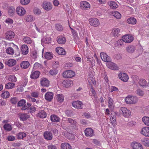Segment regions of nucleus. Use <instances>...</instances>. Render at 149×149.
Here are the masks:
<instances>
[{"mask_svg":"<svg viewBox=\"0 0 149 149\" xmlns=\"http://www.w3.org/2000/svg\"><path fill=\"white\" fill-rule=\"evenodd\" d=\"M125 101L127 104H135L137 102L138 99L136 97L129 95L125 98Z\"/></svg>","mask_w":149,"mask_h":149,"instance_id":"obj_1","label":"nucleus"},{"mask_svg":"<svg viewBox=\"0 0 149 149\" xmlns=\"http://www.w3.org/2000/svg\"><path fill=\"white\" fill-rule=\"evenodd\" d=\"M120 113L125 117H129L131 115L130 111L125 107H122L120 108Z\"/></svg>","mask_w":149,"mask_h":149,"instance_id":"obj_2","label":"nucleus"},{"mask_svg":"<svg viewBox=\"0 0 149 149\" xmlns=\"http://www.w3.org/2000/svg\"><path fill=\"white\" fill-rule=\"evenodd\" d=\"M89 24L91 26L96 27L98 26L100 24L98 19L96 18H92L89 19Z\"/></svg>","mask_w":149,"mask_h":149,"instance_id":"obj_3","label":"nucleus"},{"mask_svg":"<svg viewBox=\"0 0 149 149\" xmlns=\"http://www.w3.org/2000/svg\"><path fill=\"white\" fill-rule=\"evenodd\" d=\"M118 78L124 82H127L128 81L129 77L128 75L124 73L120 72L118 74Z\"/></svg>","mask_w":149,"mask_h":149,"instance_id":"obj_4","label":"nucleus"},{"mask_svg":"<svg viewBox=\"0 0 149 149\" xmlns=\"http://www.w3.org/2000/svg\"><path fill=\"white\" fill-rule=\"evenodd\" d=\"M63 77L65 78H72L75 75L74 72L71 70H68L64 71L63 73Z\"/></svg>","mask_w":149,"mask_h":149,"instance_id":"obj_5","label":"nucleus"},{"mask_svg":"<svg viewBox=\"0 0 149 149\" xmlns=\"http://www.w3.org/2000/svg\"><path fill=\"white\" fill-rule=\"evenodd\" d=\"M122 38L123 42L127 43H130L134 40V37L131 35H126L123 36Z\"/></svg>","mask_w":149,"mask_h":149,"instance_id":"obj_6","label":"nucleus"},{"mask_svg":"<svg viewBox=\"0 0 149 149\" xmlns=\"http://www.w3.org/2000/svg\"><path fill=\"white\" fill-rule=\"evenodd\" d=\"M42 7L45 10L49 11L52 9V6L50 3L45 1L42 4Z\"/></svg>","mask_w":149,"mask_h":149,"instance_id":"obj_7","label":"nucleus"},{"mask_svg":"<svg viewBox=\"0 0 149 149\" xmlns=\"http://www.w3.org/2000/svg\"><path fill=\"white\" fill-rule=\"evenodd\" d=\"M72 106L75 109H81L83 108V103L82 102L79 101H76L72 102Z\"/></svg>","mask_w":149,"mask_h":149,"instance_id":"obj_8","label":"nucleus"},{"mask_svg":"<svg viewBox=\"0 0 149 149\" xmlns=\"http://www.w3.org/2000/svg\"><path fill=\"white\" fill-rule=\"evenodd\" d=\"M107 66L111 69L117 70L118 69V66L115 63L112 62L110 61L106 63Z\"/></svg>","mask_w":149,"mask_h":149,"instance_id":"obj_9","label":"nucleus"},{"mask_svg":"<svg viewBox=\"0 0 149 149\" xmlns=\"http://www.w3.org/2000/svg\"><path fill=\"white\" fill-rule=\"evenodd\" d=\"M80 7L82 9L86 10L90 8V5L87 1H83L80 3Z\"/></svg>","mask_w":149,"mask_h":149,"instance_id":"obj_10","label":"nucleus"},{"mask_svg":"<svg viewBox=\"0 0 149 149\" xmlns=\"http://www.w3.org/2000/svg\"><path fill=\"white\" fill-rule=\"evenodd\" d=\"M84 133L86 136L87 137H91L94 135V130L90 128H86L84 131Z\"/></svg>","mask_w":149,"mask_h":149,"instance_id":"obj_11","label":"nucleus"},{"mask_svg":"<svg viewBox=\"0 0 149 149\" xmlns=\"http://www.w3.org/2000/svg\"><path fill=\"white\" fill-rule=\"evenodd\" d=\"M140 133L146 137H149V127H145L142 128Z\"/></svg>","mask_w":149,"mask_h":149,"instance_id":"obj_12","label":"nucleus"},{"mask_svg":"<svg viewBox=\"0 0 149 149\" xmlns=\"http://www.w3.org/2000/svg\"><path fill=\"white\" fill-rule=\"evenodd\" d=\"M17 14L20 16H22L24 15L26 11L24 8L22 7H18L16 9Z\"/></svg>","mask_w":149,"mask_h":149,"instance_id":"obj_13","label":"nucleus"},{"mask_svg":"<svg viewBox=\"0 0 149 149\" xmlns=\"http://www.w3.org/2000/svg\"><path fill=\"white\" fill-rule=\"evenodd\" d=\"M120 30L117 28H114L112 30L111 34L113 36L116 37H118L120 35Z\"/></svg>","mask_w":149,"mask_h":149,"instance_id":"obj_14","label":"nucleus"},{"mask_svg":"<svg viewBox=\"0 0 149 149\" xmlns=\"http://www.w3.org/2000/svg\"><path fill=\"white\" fill-rule=\"evenodd\" d=\"M15 36L14 33L10 31H8L5 34L6 39L7 40H10L13 38Z\"/></svg>","mask_w":149,"mask_h":149,"instance_id":"obj_15","label":"nucleus"},{"mask_svg":"<svg viewBox=\"0 0 149 149\" xmlns=\"http://www.w3.org/2000/svg\"><path fill=\"white\" fill-rule=\"evenodd\" d=\"M50 82L48 79L45 78H42L40 80V84L43 86L48 87L49 85Z\"/></svg>","mask_w":149,"mask_h":149,"instance_id":"obj_16","label":"nucleus"},{"mask_svg":"<svg viewBox=\"0 0 149 149\" xmlns=\"http://www.w3.org/2000/svg\"><path fill=\"white\" fill-rule=\"evenodd\" d=\"M138 84L140 86L143 87L149 86V82L147 83L146 80L143 79H141L139 80Z\"/></svg>","mask_w":149,"mask_h":149,"instance_id":"obj_17","label":"nucleus"},{"mask_svg":"<svg viewBox=\"0 0 149 149\" xmlns=\"http://www.w3.org/2000/svg\"><path fill=\"white\" fill-rule=\"evenodd\" d=\"M101 58L103 61L107 62L110 61V57L105 53L101 52L100 54Z\"/></svg>","mask_w":149,"mask_h":149,"instance_id":"obj_18","label":"nucleus"},{"mask_svg":"<svg viewBox=\"0 0 149 149\" xmlns=\"http://www.w3.org/2000/svg\"><path fill=\"white\" fill-rule=\"evenodd\" d=\"M54 94L52 92L47 93L45 95V99L48 101H51L53 98Z\"/></svg>","mask_w":149,"mask_h":149,"instance_id":"obj_19","label":"nucleus"},{"mask_svg":"<svg viewBox=\"0 0 149 149\" xmlns=\"http://www.w3.org/2000/svg\"><path fill=\"white\" fill-rule=\"evenodd\" d=\"M51 38L49 36H45L41 40L42 43L49 44L52 42Z\"/></svg>","mask_w":149,"mask_h":149,"instance_id":"obj_20","label":"nucleus"},{"mask_svg":"<svg viewBox=\"0 0 149 149\" xmlns=\"http://www.w3.org/2000/svg\"><path fill=\"white\" fill-rule=\"evenodd\" d=\"M58 43L60 44H63L65 43L66 40V38L63 36H60L57 38Z\"/></svg>","mask_w":149,"mask_h":149,"instance_id":"obj_21","label":"nucleus"},{"mask_svg":"<svg viewBox=\"0 0 149 149\" xmlns=\"http://www.w3.org/2000/svg\"><path fill=\"white\" fill-rule=\"evenodd\" d=\"M19 117L20 120L22 121H25L27 120L30 118L29 115L25 113H20Z\"/></svg>","mask_w":149,"mask_h":149,"instance_id":"obj_22","label":"nucleus"},{"mask_svg":"<svg viewBox=\"0 0 149 149\" xmlns=\"http://www.w3.org/2000/svg\"><path fill=\"white\" fill-rule=\"evenodd\" d=\"M44 136L45 139L48 140L52 139L53 137L52 133L49 131L45 132L44 133Z\"/></svg>","mask_w":149,"mask_h":149,"instance_id":"obj_23","label":"nucleus"},{"mask_svg":"<svg viewBox=\"0 0 149 149\" xmlns=\"http://www.w3.org/2000/svg\"><path fill=\"white\" fill-rule=\"evenodd\" d=\"M21 50L22 53L24 55L27 54L29 52V49L28 46L26 45H23L21 46Z\"/></svg>","mask_w":149,"mask_h":149,"instance_id":"obj_24","label":"nucleus"},{"mask_svg":"<svg viewBox=\"0 0 149 149\" xmlns=\"http://www.w3.org/2000/svg\"><path fill=\"white\" fill-rule=\"evenodd\" d=\"M40 74V72L38 71L32 72L31 74L30 77L32 79H35L39 77Z\"/></svg>","mask_w":149,"mask_h":149,"instance_id":"obj_25","label":"nucleus"},{"mask_svg":"<svg viewBox=\"0 0 149 149\" xmlns=\"http://www.w3.org/2000/svg\"><path fill=\"white\" fill-rule=\"evenodd\" d=\"M17 63L16 60L13 59H10L6 61L5 63L10 67L13 66L15 65Z\"/></svg>","mask_w":149,"mask_h":149,"instance_id":"obj_26","label":"nucleus"},{"mask_svg":"<svg viewBox=\"0 0 149 149\" xmlns=\"http://www.w3.org/2000/svg\"><path fill=\"white\" fill-rule=\"evenodd\" d=\"M132 146L133 149H143L142 145L137 142L132 143Z\"/></svg>","mask_w":149,"mask_h":149,"instance_id":"obj_27","label":"nucleus"},{"mask_svg":"<svg viewBox=\"0 0 149 149\" xmlns=\"http://www.w3.org/2000/svg\"><path fill=\"white\" fill-rule=\"evenodd\" d=\"M135 47L134 46L132 45H129L126 48V50L127 52L128 53L130 54L133 53L135 51Z\"/></svg>","mask_w":149,"mask_h":149,"instance_id":"obj_28","label":"nucleus"},{"mask_svg":"<svg viewBox=\"0 0 149 149\" xmlns=\"http://www.w3.org/2000/svg\"><path fill=\"white\" fill-rule=\"evenodd\" d=\"M73 81L68 80H64L63 82V86L65 87L68 88L73 85Z\"/></svg>","mask_w":149,"mask_h":149,"instance_id":"obj_29","label":"nucleus"},{"mask_svg":"<svg viewBox=\"0 0 149 149\" xmlns=\"http://www.w3.org/2000/svg\"><path fill=\"white\" fill-rule=\"evenodd\" d=\"M108 5L110 6V8L112 9H116L117 8L118 5L115 2L113 1H110L108 2Z\"/></svg>","mask_w":149,"mask_h":149,"instance_id":"obj_30","label":"nucleus"},{"mask_svg":"<svg viewBox=\"0 0 149 149\" xmlns=\"http://www.w3.org/2000/svg\"><path fill=\"white\" fill-rule=\"evenodd\" d=\"M36 116L41 118H44L46 117L47 114L44 111L40 110L36 114Z\"/></svg>","mask_w":149,"mask_h":149,"instance_id":"obj_31","label":"nucleus"},{"mask_svg":"<svg viewBox=\"0 0 149 149\" xmlns=\"http://www.w3.org/2000/svg\"><path fill=\"white\" fill-rule=\"evenodd\" d=\"M50 119L53 122H59L60 121V118L55 115H51L50 116Z\"/></svg>","mask_w":149,"mask_h":149,"instance_id":"obj_32","label":"nucleus"},{"mask_svg":"<svg viewBox=\"0 0 149 149\" xmlns=\"http://www.w3.org/2000/svg\"><path fill=\"white\" fill-rule=\"evenodd\" d=\"M23 41L26 43L30 44L33 43V42L31 40V38L27 36H23Z\"/></svg>","mask_w":149,"mask_h":149,"instance_id":"obj_33","label":"nucleus"},{"mask_svg":"<svg viewBox=\"0 0 149 149\" xmlns=\"http://www.w3.org/2000/svg\"><path fill=\"white\" fill-rule=\"evenodd\" d=\"M56 52L59 54L64 55L66 54L64 49L61 47H58L56 48Z\"/></svg>","mask_w":149,"mask_h":149,"instance_id":"obj_34","label":"nucleus"},{"mask_svg":"<svg viewBox=\"0 0 149 149\" xmlns=\"http://www.w3.org/2000/svg\"><path fill=\"white\" fill-rule=\"evenodd\" d=\"M29 65V63L26 61H24L22 62L20 64L21 68L23 69H26L28 68Z\"/></svg>","mask_w":149,"mask_h":149,"instance_id":"obj_35","label":"nucleus"},{"mask_svg":"<svg viewBox=\"0 0 149 149\" xmlns=\"http://www.w3.org/2000/svg\"><path fill=\"white\" fill-rule=\"evenodd\" d=\"M61 149H72L71 146L67 143H62L61 144Z\"/></svg>","mask_w":149,"mask_h":149,"instance_id":"obj_36","label":"nucleus"},{"mask_svg":"<svg viewBox=\"0 0 149 149\" xmlns=\"http://www.w3.org/2000/svg\"><path fill=\"white\" fill-rule=\"evenodd\" d=\"M115 46L116 47H120L124 46L123 40V39H120L116 41L115 43Z\"/></svg>","mask_w":149,"mask_h":149,"instance_id":"obj_37","label":"nucleus"},{"mask_svg":"<svg viewBox=\"0 0 149 149\" xmlns=\"http://www.w3.org/2000/svg\"><path fill=\"white\" fill-rule=\"evenodd\" d=\"M112 15L117 19H120L121 17V14L118 12L116 11H112Z\"/></svg>","mask_w":149,"mask_h":149,"instance_id":"obj_38","label":"nucleus"},{"mask_svg":"<svg viewBox=\"0 0 149 149\" xmlns=\"http://www.w3.org/2000/svg\"><path fill=\"white\" fill-rule=\"evenodd\" d=\"M127 21L128 24L133 25L135 24L136 23V19L133 17H131L128 19Z\"/></svg>","mask_w":149,"mask_h":149,"instance_id":"obj_39","label":"nucleus"},{"mask_svg":"<svg viewBox=\"0 0 149 149\" xmlns=\"http://www.w3.org/2000/svg\"><path fill=\"white\" fill-rule=\"evenodd\" d=\"M25 20L28 22H31L34 21L35 18L33 16L31 15H27L24 18Z\"/></svg>","mask_w":149,"mask_h":149,"instance_id":"obj_40","label":"nucleus"},{"mask_svg":"<svg viewBox=\"0 0 149 149\" xmlns=\"http://www.w3.org/2000/svg\"><path fill=\"white\" fill-rule=\"evenodd\" d=\"M9 14L10 16H13L15 13V8L13 6L9 7L8 9Z\"/></svg>","mask_w":149,"mask_h":149,"instance_id":"obj_41","label":"nucleus"},{"mask_svg":"<svg viewBox=\"0 0 149 149\" xmlns=\"http://www.w3.org/2000/svg\"><path fill=\"white\" fill-rule=\"evenodd\" d=\"M55 28L57 31L60 32L62 31L63 30V26L60 24H55Z\"/></svg>","mask_w":149,"mask_h":149,"instance_id":"obj_42","label":"nucleus"},{"mask_svg":"<svg viewBox=\"0 0 149 149\" xmlns=\"http://www.w3.org/2000/svg\"><path fill=\"white\" fill-rule=\"evenodd\" d=\"M15 86V83L8 82L5 85V88L8 89H11L13 88Z\"/></svg>","mask_w":149,"mask_h":149,"instance_id":"obj_43","label":"nucleus"},{"mask_svg":"<svg viewBox=\"0 0 149 149\" xmlns=\"http://www.w3.org/2000/svg\"><path fill=\"white\" fill-rule=\"evenodd\" d=\"M1 95L2 97L3 98H8L10 96L9 93L7 91H3Z\"/></svg>","mask_w":149,"mask_h":149,"instance_id":"obj_44","label":"nucleus"},{"mask_svg":"<svg viewBox=\"0 0 149 149\" xmlns=\"http://www.w3.org/2000/svg\"><path fill=\"white\" fill-rule=\"evenodd\" d=\"M57 100L59 102H62L64 100V97L61 94H57L56 95Z\"/></svg>","mask_w":149,"mask_h":149,"instance_id":"obj_45","label":"nucleus"},{"mask_svg":"<svg viewBox=\"0 0 149 149\" xmlns=\"http://www.w3.org/2000/svg\"><path fill=\"white\" fill-rule=\"evenodd\" d=\"M142 121L145 125L149 126V117L144 116L142 118Z\"/></svg>","mask_w":149,"mask_h":149,"instance_id":"obj_46","label":"nucleus"},{"mask_svg":"<svg viewBox=\"0 0 149 149\" xmlns=\"http://www.w3.org/2000/svg\"><path fill=\"white\" fill-rule=\"evenodd\" d=\"M45 57L46 59H51L53 57V54L50 52H47L45 55Z\"/></svg>","mask_w":149,"mask_h":149,"instance_id":"obj_47","label":"nucleus"},{"mask_svg":"<svg viewBox=\"0 0 149 149\" xmlns=\"http://www.w3.org/2000/svg\"><path fill=\"white\" fill-rule=\"evenodd\" d=\"M141 141L143 145L144 146L149 147V139L148 138H144L141 140Z\"/></svg>","mask_w":149,"mask_h":149,"instance_id":"obj_48","label":"nucleus"},{"mask_svg":"<svg viewBox=\"0 0 149 149\" xmlns=\"http://www.w3.org/2000/svg\"><path fill=\"white\" fill-rule=\"evenodd\" d=\"M110 121L113 126L115 127L116 125V116H112L110 118Z\"/></svg>","mask_w":149,"mask_h":149,"instance_id":"obj_49","label":"nucleus"},{"mask_svg":"<svg viewBox=\"0 0 149 149\" xmlns=\"http://www.w3.org/2000/svg\"><path fill=\"white\" fill-rule=\"evenodd\" d=\"M108 107L110 109H112L113 107V101L112 99L110 97L108 98Z\"/></svg>","mask_w":149,"mask_h":149,"instance_id":"obj_50","label":"nucleus"},{"mask_svg":"<svg viewBox=\"0 0 149 149\" xmlns=\"http://www.w3.org/2000/svg\"><path fill=\"white\" fill-rule=\"evenodd\" d=\"M131 78L133 84H136L139 79L138 76L136 75H133L132 76Z\"/></svg>","mask_w":149,"mask_h":149,"instance_id":"obj_51","label":"nucleus"},{"mask_svg":"<svg viewBox=\"0 0 149 149\" xmlns=\"http://www.w3.org/2000/svg\"><path fill=\"white\" fill-rule=\"evenodd\" d=\"M3 128L5 130L7 131H10L12 129L11 126L8 124H5L3 126Z\"/></svg>","mask_w":149,"mask_h":149,"instance_id":"obj_52","label":"nucleus"},{"mask_svg":"<svg viewBox=\"0 0 149 149\" xmlns=\"http://www.w3.org/2000/svg\"><path fill=\"white\" fill-rule=\"evenodd\" d=\"M6 52L8 54L12 55L14 54V50L12 47H9L6 49Z\"/></svg>","mask_w":149,"mask_h":149,"instance_id":"obj_53","label":"nucleus"},{"mask_svg":"<svg viewBox=\"0 0 149 149\" xmlns=\"http://www.w3.org/2000/svg\"><path fill=\"white\" fill-rule=\"evenodd\" d=\"M26 136V133L24 132L19 133L18 135V138L19 139H22Z\"/></svg>","mask_w":149,"mask_h":149,"instance_id":"obj_54","label":"nucleus"},{"mask_svg":"<svg viewBox=\"0 0 149 149\" xmlns=\"http://www.w3.org/2000/svg\"><path fill=\"white\" fill-rule=\"evenodd\" d=\"M9 81H11L12 82H15L17 81L16 77L14 75H10L8 78Z\"/></svg>","mask_w":149,"mask_h":149,"instance_id":"obj_55","label":"nucleus"},{"mask_svg":"<svg viewBox=\"0 0 149 149\" xmlns=\"http://www.w3.org/2000/svg\"><path fill=\"white\" fill-rule=\"evenodd\" d=\"M137 94L140 96H142L144 95L143 92L141 89H139L136 91Z\"/></svg>","mask_w":149,"mask_h":149,"instance_id":"obj_56","label":"nucleus"},{"mask_svg":"<svg viewBox=\"0 0 149 149\" xmlns=\"http://www.w3.org/2000/svg\"><path fill=\"white\" fill-rule=\"evenodd\" d=\"M5 22L8 24H12L13 23V21L11 19L7 18L5 20Z\"/></svg>","mask_w":149,"mask_h":149,"instance_id":"obj_57","label":"nucleus"},{"mask_svg":"<svg viewBox=\"0 0 149 149\" xmlns=\"http://www.w3.org/2000/svg\"><path fill=\"white\" fill-rule=\"evenodd\" d=\"M68 122L72 124H73L74 125H76L77 123L76 122L73 120L72 119L70 118H68Z\"/></svg>","mask_w":149,"mask_h":149,"instance_id":"obj_58","label":"nucleus"},{"mask_svg":"<svg viewBox=\"0 0 149 149\" xmlns=\"http://www.w3.org/2000/svg\"><path fill=\"white\" fill-rule=\"evenodd\" d=\"M33 12L35 14L38 15H39L41 13L40 9L37 8H35L34 9Z\"/></svg>","mask_w":149,"mask_h":149,"instance_id":"obj_59","label":"nucleus"},{"mask_svg":"<svg viewBox=\"0 0 149 149\" xmlns=\"http://www.w3.org/2000/svg\"><path fill=\"white\" fill-rule=\"evenodd\" d=\"M36 110V108L34 107H31L28 109V111L30 113L34 112Z\"/></svg>","mask_w":149,"mask_h":149,"instance_id":"obj_60","label":"nucleus"},{"mask_svg":"<svg viewBox=\"0 0 149 149\" xmlns=\"http://www.w3.org/2000/svg\"><path fill=\"white\" fill-rule=\"evenodd\" d=\"M25 100H22L18 102V106L19 107L22 106L25 103Z\"/></svg>","mask_w":149,"mask_h":149,"instance_id":"obj_61","label":"nucleus"},{"mask_svg":"<svg viewBox=\"0 0 149 149\" xmlns=\"http://www.w3.org/2000/svg\"><path fill=\"white\" fill-rule=\"evenodd\" d=\"M30 0H20V2L21 4L23 5H26L29 3Z\"/></svg>","mask_w":149,"mask_h":149,"instance_id":"obj_62","label":"nucleus"},{"mask_svg":"<svg viewBox=\"0 0 149 149\" xmlns=\"http://www.w3.org/2000/svg\"><path fill=\"white\" fill-rule=\"evenodd\" d=\"M118 88L115 86H111L110 88V91L111 92L115 91H118Z\"/></svg>","mask_w":149,"mask_h":149,"instance_id":"obj_63","label":"nucleus"},{"mask_svg":"<svg viewBox=\"0 0 149 149\" xmlns=\"http://www.w3.org/2000/svg\"><path fill=\"white\" fill-rule=\"evenodd\" d=\"M48 149H57L56 146L55 145H54L52 144H49L48 146Z\"/></svg>","mask_w":149,"mask_h":149,"instance_id":"obj_64","label":"nucleus"}]
</instances>
